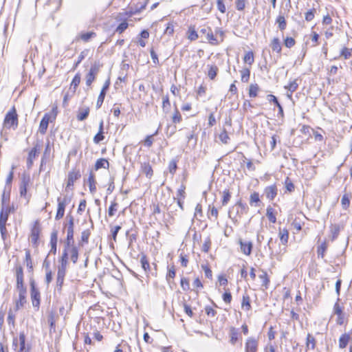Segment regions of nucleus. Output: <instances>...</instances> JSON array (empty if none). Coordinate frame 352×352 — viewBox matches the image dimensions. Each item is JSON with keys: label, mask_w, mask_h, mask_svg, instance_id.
Returning a JSON list of instances; mask_svg holds the SVG:
<instances>
[{"label": "nucleus", "mask_w": 352, "mask_h": 352, "mask_svg": "<svg viewBox=\"0 0 352 352\" xmlns=\"http://www.w3.org/2000/svg\"><path fill=\"white\" fill-rule=\"evenodd\" d=\"M18 126V115L16 111L13 107L6 115L3 120V128L14 129Z\"/></svg>", "instance_id": "f257e3e1"}, {"label": "nucleus", "mask_w": 352, "mask_h": 352, "mask_svg": "<svg viewBox=\"0 0 352 352\" xmlns=\"http://www.w3.org/2000/svg\"><path fill=\"white\" fill-rule=\"evenodd\" d=\"M72 201V195H65L63 198L58 197V208L56 214V219L58 220L63 217L65 214V209L67 205H68Z\"/></svg>", "instance_id": "f03ea898"}, {"label": "nucleus", "mask_w": 352, "mask_h": 352, "mask_svg": "<svg viewBox=\"0 0 352 352\" xmlns=\"http://www.w3.org/2000/svg\"><path fill=\"white\" fill-rule=\"evenodd\" d=\"M30 293L33 307L38 308L40 305V292L36 288L33 280L30 281Z\"/></svg>", "instance_id": "7ed1b4c3"}, {"label": "nucleus", "mask_w": 352, "mask_h": 352, "mask_svg": "<svg viewBox=\"0 0 352 352\" xmlns=\"http://www.w3.org/2000/svg\"><path fill=\"white\" fill-rule=\"evenodd\" d=\"M16 288L19 293H26V288L23 285V271L21 266L16 269Z\"/></svg>", "instance_id": "20e7f679"}, {"label": "nucleus", "mask_w": 352, "mask_h": 352, "mask_svg": "<svg viewBox=\"0 0 352 352\" xmlns=\"http://www.w3.org/2000/svg\"><path fill=\"white\" fill-rule=\"evenodd\" d=\"M258 345V340L253 337H250L246 340L245 344V352H257Z\"/></svg>", "instance_id": "39448f33"}, {"label": "nucleus", "mask_w": 352, "mask_h": 352, "mask_svg": "<svg viewBox=\"0 0 352 352\" xmlns=\"http://www.w3.org/2000/svg\"><path fill=\"white\" fill-rule=\"evenodd\" d=\"M14 212V206H1V211H0V223H6L9 214L11 212Z\"/></svg>", "instance_id": "423d86ee"}, {"label": "nucleus", "mask_w": 352, "mask_h": 352, "mask_svg": "<svg viewBox=\"0 0 352 352\" xmlns=\"http://www.w3.org/2000/svg\"><path fill=\"white\" fill-rule=\"evenodd\" d=\"M40 232H41V230H40L39 224H38V221H35L34 226L32 228L31 236H30V239H31L32 243L36 246L37 245Z\"/></svg>", "instance_id": "0eeeda50"}, {"label": "nucleus", "mask_w": 352, "mask_h": 352, "mask_svg": "<svg viewBox=\"0 0 352 352\" xmlns=\"http://www.w3.org/2000/svg\"><path fill=\"white\" fill-rule=\"evenodd\" d=\"M81 174L79 170H72L68 173L67 182L65 190L73 186L75 181L80 178Z\"/></svg>", "instance_id": "6e6552de"}, {"label": "nucleus", "mask_w": 352, "mask_h": 352, "mask_svg": "<svg viewBox=\"0 0 352 352\" xmlns=\"http://www.w3.org/2000/svg\"><path fill=\"white\" fill-rule=\"evenodd\" d=\"M241 251L246 256H250L252 253L253 244L251 241L239 240Z\"/></svg>", "instance_id": "1a4fd4ad"}, {"label": "nucleus", "mask_w": 352, "mask_h": 352, "mask_svg": "<svg viewBox=\"0 0 352 352\" xmlns=\"http://www.w3.org/2000/svg\"><path fill=\"white\" fill-rule=\"evenodd\" d=\"M50 121V116L48 113H45L41 119L39 124L38 130L41 134H45L46 133Z\"/></svg>", "instance_id": "9d476101"}, {"label": "nucleus", "mask_w": 352, "mask_h": 352, "mask_svg": "<svg viewBox=\"0 0 352 352\" xmlns=\"http://www.w3.org/2000/svg\"><path fill=\"white\" fill-rule=\"evenodd\" d=\"M277 188L276 185H271L265 188L264 193L266 197L270 200H273L277 195Z\"/></svg>", "instance_id": "9b49d317"}, {"label": "nucleus", "mask_w": 352, "mask_h": 352, "mask_svg": "<svg viewBox=\"0 0 352 352\" xmlns=\"http://www.w3.org/2000/svg\"><path fill=\"white\" fill-rule=\"evenodd\" d=\"M10 191L9 186L4 188L1 195V206H10Z\"/></svg>", "instance_id": "f8f14e48"}, {"label": "nucleus", "mask_w": 352, "mask_h": 352, "mask_svg": "<svg viewBox=\"0 0 352 352\" xmlns=\"http://www.w3.org/2000/svg\"><path fill=\"white\" fill-rule=\"evenodd\" d=\"M87 182L89 184L90 192L92 194L95 193L96 191V182L95 180V175L92 171H90L89 174Z\"/></svg>", "instance_id": "ddd939ff"}, {"label": "nucleus", "mask_w": 352, "mask_h": 352, "mask_svg": "<svg viewBox=\"0 0 352 352\" xmlns=\"http://www.w3.org/2000/svg\"><path fill=\"white\" fill-rule=\"evenodd\" d=\"M351 337L349 333H344L341 335L339 338V347L340 349H344L349 344Z\"/></svg>", "instance_id": "4468645a"}, {"label": "nucleus", "mask_w": 352, "mask_h": 352, "mask_svg": "<svg viewBox=\"0 0 352 352\" xmlns=\"http://www.w3.org/2000/svg\"><path fill=\"white\" fill-rule=\"evenodd\" d=\"M343 228V226L339 224H331L330 226V231L331 234V241L336 239L339 235L340 230Z\"/></svg>", "instance_id": "2eb2a0df"}, {"label": "nucleus", "mask_w": 352, "mask_h": 352, "mask_svg": "<svg viewBox=\"0 0 352 352\" xmlns=\"http://www.w3.org/2000/svg\"><path fill=\"white\" fill-rule=\"evenodd\" d=\"M109 167V163L105 158H100L97 160L94 165L95 170H98L100 168L108 169Z\"/></svg>", "instance_id": "dca6fc26"}, {"label": "nucleus", "mask_w": 352, "mask_h": 352, "mask_svg": "<svg viewBox=\"0 0 352 352\" xmlns=\"http://www.w3.org/2000/svg\"><path fill=\"white\" fill-rule=\"evenodd\" d=\"M89 114V108L88 107L79 108L78 114L76 116L78 121H83L88 117Z\"/></svg>", "instance_id": "f3484780"}, {"label": "nucleus", "mask_w": 352, "mask_h": 352, "mask_svg": "<svg viewBox=\"0 0 352 352\" xmlns=\"http://www.w3.org/2000/svg\"><path fill=\"white\" fill-rule=\"evenodd\" d=\"M270 47L274 52H276L278 54L280 53L282 47L280 40L278 38H274L272 40Z\"/></svg>", "instance_id": "a211bd4d"}, {"label": "nucleus", "mask_w": 352, "mask_h": 352, "mask_svg": "<svg viewBox=\"0 0 352 352\" xmlns=\"http://www.w3.org/2000/svg\"><path fill=\"white\" fill-rule=\"evenodd\" d=\"M69 253L71 254V260L73 263H76L78 259V248L73 245L70 246Z\"/></svg>", "instance_id": "6ab92c4d"}, {"label": "nucleus", "mask_w": 352, "mask_h": 352, "mask_svg": "<svg viewBox=\"0 0 352 352\" xmlns=\"http://www.w3.org/2000/svg\"><path fill=\"white\" fill-rule=\"evenodd\" d=\"M267 100L270 102L274 103V106H276L278 108V113L280 114H281V115L283 114V109L282 106L280 105V104L279 103V102L278 101L277 98L275 96H274L272 94H269L267 96Z\"/></svg>", "instance_id": "aec40b11"}, {"label": "nucleus", "mask_w": 352, "mask_h": 352, "mask_svg": "<svg viewBox=\"0 0 352 352\" xmlns=\"http://www.w3.org/2000/svg\"><path fill=\"white\" fill-rule=\"evenodd\" d=\"M26 293H19V299L16 301V310H19L23 307L26 302Z\"/></svg>", "instance_id": "412c9836"}, {"label": "nucleus", "mask_w": 352, "mask_h": 352, "mask_svg": "<svg viewBox=\"0 0 352 352\" xmlns=\"http://www.w3.org/2000/svg\"><path fill=\"white\" fill-rule=\"evenodd\" d=\"M241 307L246 311H249L251 309L250 298L247 294L243 295Z\"/></svg>", "instance_id": "4be33fe9"}, {"label": "nucleus", "mask_w": 352, "mask_h": 352, "mask_svg": "<svg viewBox=\"0 0 352 352\" xmlns=\"http://www.w3.org/2000/svg\"><path fill=\"white\" fill-rule=\"evenodd\" d=\"M67 247H70L74 245V229L67 228V239L65 243Z\"/></svg>", "instance_id": "5701e85b"}, {"label": "nucleus", "mask_w": 352, "mask_h": 352, "mask_svg": "<svg viewBox=\"0 0 352 352\" xmlns=\"http://www.w3.org/2000/svg\"><path fill=\"white\" fill-rule=\"evenodd\" d=\"M351 195L348 193H344L341 199V205L342 208L346 210L350 206V199Z\"/></svg>", "instance_id": "b1692460"}, {"label": "nucleus", "mask_w": 352, "mask_h": 352, "mask_svg": "<svg viewBox=\"0 0 352 352\" xmlns=\"http://www.w3.org/2000/svg\"><path fill=\"white\" fill-rule=\"evenodd\" d=\"M280 239L283 245L287 244L289 239L288 230L285 228L279 230Z\"/></svg>", "instance_id": "393cba45"}, {"label": "nucleus", "mask_w": 352, "mask_h": 352, "mask_svg": "<svg viewBox=\"0 0 352 352\" xmlns=\"http://www.w3.org/2000/svg\"><path fill=\"white\" fill-rule=\"evenodd\" d=\"M80 79H81L80 74L79 73H77L74 76V77L71 82V85H70V88L73 89V94L75 93L76 88L79 85V84L80 82Z\"/></svg>", "instance_id": "a878e982"}, {"label": "nucleus", "mask_w": 352, "mask_h": 352, "mask_svg": "<svg viewBox=\"0 0 352 352\" xmlns=\"http://www.w3.org/2000/svg\"><path fill=\"white\" fill-rule=\"evenodd\" d=\"M19 344L20 347L18 352H25L28 348L25 347V335L24 332L19 333Z\"/></svg>", "instance_id": "bb28decb"}, {"label": "nucleus", "mask_w": 352, "mask_h": 352, "mask_svg": "<svg viewBox=\"0 0 352 352\" xmlns=\"http://www.w3.org/2000/svg\"><path fill=\"white\" fill-rule=\"evenodd\" d=\"M162 109L165 113H167L170 109V102L168 95L163 96Z\"/></svg>", "instance_id": "cd10ccee"}, {"label": "nucleus", "mask_w": 352, "mask_h": 352, "mask_svg": "<svg viewBox=\"0 0 352 352\" xmlns=\"http://www.w3.org/2000/svg\"><path fill=\"white\" fill-rule=\"evenodd\" d=\"M316 346V340L311 334L308 333L307 336L306 347L307 349H314Z\"/></svg>", "instance_id": "c85d7f7f"}, {"label": "nucleus", "mask_w": 352, "mask_h": 352, "mask_svg": "<svg viewBox=\"0 0 352 352\" xmlns=\"http://www.w3.org/2000/svg\"><path fill=\"white\" fill-rule=\"evenodd\" d=\"M327 249V242L324 241L323 243H321L320 245H319L318 247V250H317L318 256L322 258H324V252H326Z\"/></svg>", "instance_id": "c756f323"}, {"label": "nucleus", "mask_w": 352, "mask_h": 352, "mask_svg": "<svg viewBox=\"0 0 352 352\" xmlns=\"http://www.w3.org/2000/svg\"><path fill=\"white\" fill-rule=\"evenodd\" d=\"M266 216L267 217L269 221L273 223H276V217L275 214H274V209L269 206L267 208L266 210Z\"/></svg>", "instance_id": "7c9ffc66"}, {"label": "nucleus", "mask_w": 352, "mask_h": 352, "mask_svg": "<svg viewBox=\"0 0 352 352\" xmlns=\"http://www.w3.org/2000/svg\"><path fill=\"white\" fill-rule=\"evenodd\" d=\"M28 185V181L23 178L20 184V195L21 197H25L27 194V186Z\"/></svg>", "instance_id": "2f4dec72"}, {"label": "nucleus", "mask_w": 352, "mask_h": 352, "mask_svg": "<svg viewBox=\"0 0 352 352\" xmlns=\"http://www.w3.org/2000/svg\"><path fill=\"white\" fill-rule=\"evenodd\" d=\"M236 206H239L240 208V211L237 210V214H246L248 212V206L246 204L242 203L241 201H239L235 204Z\"/></svg>", "instance_id": "473e14b6"}, {"label": "nucleus", "mask_w": 352, "mask_h": 352, "mask_svg": "<svg viewBox=\"0 0 352 352\" xmlns=\"http://www.w3.org/2000/svg\"><path fill=\"white\" fill-rule=\"evenodd\" d=\"M140 263L142 265V267L144 269L145 272H147L150 270L149 263L147 260L146 256L144 254H142L140 258Z\"/></svg>", "instance_id": "72a5a7b5"}, {"label": "nucleus", "mask_w": 352, "mask_h": 352, "mask_svg": "<svg viewBox=\"0 0 352 352\" xmlns=\"http://www.w3.org/2000/svg\"><path fill=\"white\" fill-rule=\"evenodd\" d=\"M198 34L194 27L190 26L188 30V38L190 41H195L198 38Z\"/></svg>", "instance_id": "f704fd0d"}, {"label": "nucleus", "mask_w": 352, "mask_h": 352, "mask_svg": "<svg viewBox=\"0 0 352 352\" xmlns=\"http://www.w3.org/2000/svg\"><path fill=\"white\" fill-rule=\"evenodd\" d=\"M259 89L257 84H251L249 89V96L251 98H255L257 96Z\"/></svg>", "instance_id": "c9c22d12"}, {"label": "nucleus", "mask_w": 352, "mask_h": 352, "mask_svg": "<svg viewBox=\"0 0 352 352\" xmlns=\"http://www.w3.org/2000/svg\"><path fill=\"white\" fill-rule=\"evenodd\" d=\"M298 87V84L297 83V80H294L287 85L285 86V89L289 90L291 93L294 92Z\"/></svg>", "instance_id": "e433bc0d"}, {"label": "nucleus", "mask_w": 352, "mask_h": 352, "mask_svg": "<svg viewBox=\"0 0 352 352\" xmlns=\"http://www.w3.org/2000/svg\"><path fill=\"white\" fill-rule=\"evenodd\" d=\"M230 335V343L232 344H235V343L238 340L237 330L234 327L231 328Z\"/></svg>", "instance_id": "4c0bfd02"}, {"label": "nucleus", "mask_w": 352, "mask_h": 352, "mask_svg": "<svg viewBox=\"0 0 352 352\" xmlns=\"http://www.w3.org/2000/svg\"><path fill=\"white\" fill-rule=\"evenodd\" d=\"M276 23L278 24V28L280 30H284L286 28L287 23L285 19L283 16L279 15L276 19Z\"/></svg>", "instance_id": "58836bf2"}, {"label": "nucleus", "mask_w": 352, "mask_h": 352, "mask_svg": "<svg viewBox=\"0 0 352 352\" xmlns=\"http://www.w3.org/2000/svg\"><path fill=\"white\" fill-rule=\"evenodd\" d=\"M39 150H40V146L38 144L35 145L31 149V151L29 152L28 157L30 158L32 160H34L36 158V157L38 155V154L39 153Z\"/></svg>", "instance_id": "ea45409f"}, {"label": "nucleus", "mask_w": 352, "mask_h": 352, "mask_svg": "<svg viewBox=\"0 0 352 352\" xmlns=\"http://www.w3.org/2000/svg\"><path fill=\"white\" fill-rule=\"evenodd\" d=\"M67 264L68 262H59L57 274L65 276L67 272Z\"/></svg>", "instance_id": "a19ab883"}, {"label": "nucleus", "mask_w": 352, "mask_h": 352, "mask_svg": "<svg viewBox=\"0 0 352 352\" xmlns=\"http://www.w3.org/2000/svg\"><path fill=\"white\" fill-rule=\"evenodd\" d=\"M65 275L58 274L56 276V289L59 292L61 291L64 280H65Z\"/></svg>", "instance_id": "79ce46f5"}, {"label": "nucleus", "mask_w": 352, "mask_h": 352, "mask_svg": "<svg viewBox=\"0 0 352 352\" xmlns=\"http://www.w3.org/2000/svg\"><path fill=\"white\" fill-rule=\"evenodd\" d=\"M243 60L250 65H252L254 61L253 52L252 51L247 52L244 56Z\"/></svg>", "instance_id": "37998d69"}, {"label": "nucleus", "mask_w": 352, "mask_h": 352, "mask_svg": "<svg viewBox=\"0 0 352 352\" xmlns=\"http://www.w3.org/2000/svg\"><path fill=\"white\" fill-rule=\"evenodd\" d=\"M218 72V68L215 65L209 66V70L208 72V76L211 79L213 80L217 76Z\"/></svg>", "instance_id": "c03bdc74"}, {"label": "nucleus", "mask_w": 352, "mask_h": 352, "mask_svg": "<svg viewBox=\"0 0 352 352\" xmlns=\"http://www.w3.org/2000/svg\"><path fill=\"white\" fill-rule=\"evenodd\" d=\"M219 138L223 144H227L228 143L230 137L226 129H223V131L219 134Z\"/></svg>", "instance_id": "a18cd8bd"}, {"label": "nucleus", "mask_w": 352, "mask_h": 352, "mask_svg": "<svg viewBox=\"0 0 352 352\" xmlns=\"http://www.w3.org/2000/svg\"><path fill=\"white\" fill-rule=\"evenodd\" d=\"M241 81L243 82H248L250 76V71L249 69L245 68L241 71Z\"/></svg>", "instance_id": "49530a36"}, {"label": "nucleus", "mask_w": 352, "mask_h": 352, "mask_svg": "<svg viewBox=\"0 0 352 352\" xmlns=\"http://www.w3.org/2000/svg\"><path fill=\"white\" fill-rule=\"evenodd\" d=\"M259 278L262 281V285L265 288H267L268 284L270 283V279L268 278V275L266 272H263L261 274L259 275Z\"/></svg>", "instance_id": "de8ad7c7"}, {"label": "nucleus", "mask_w": 352, "mask_h": 352, "mask_svg": "<svg viewBox=\"0 0 352 352\" xmlns=\"http://www.w3.org/2000/svg\"><path fill=\"white\" fill-rule=\"evenodd\" d=\"M142 171L149 178L153 175V169L149 164H144L142 166Z\"/></svg>", "instance_id": "09e8293b"}, {"label": "nucleus", "mask_w": 352, "mask_h": 352, "mask_svg": "<svg viewBox=\"0 0 352 352\" xmlns=\"http://www.w3.org/2000/svg\"><path fill=\"white\" fill-rule=\"evenodd\" d=\"M260 201L259 195L256 192H254L251 194L250 198V204L251 206H253L255 204V206H256V204H258Z\"/></svg>", "instance_id": "8fccbe9b"}, {"label": "nucleus", "mask_w": 352, "mask_h": 352, "mask_svg": "<svg viewBox=\"0 0 352 352\" xmlns=\"http://www.w3.org/2000/svg\"><path fill=\"white\" fill-rule=\"evenodd\" d=\"M69 248H70V247H67V245H65L62 256H61L60 258L59 259V262H68V255H69Z\"/></svg>", "instance_id": "3c124183"}, {"label": "nucleus", "mask_w": 352, "mask_h": 352, "mask_svg": "<svg viewBox=\"0 0 352 352\" xmlns=\"http://www.w3.org/2000/svg\"><path fill=\"white\" fill-rule=\"evenodd\" d=\"M118 204L116 203L115 201L111 202V204L109 208V210H108L109 216L112 217L115 214V212L118 210Z\"/></svg>", "instance_id": "603ef678"}, {"label": "nucleus", "mask_w": 352, "mask_h": 352, "mask_svg": "<svg viewBox=\"0 0 352 352\" xmlns=\"http://www.w3.org/2000/svg\"><path fill=\"white\" fill-rule=\"evenodd\" d=\"M340 298H338L337 301L333 306V314L336 315H340L343 314V307L339 305Z\"/></svg>", "instance_id": "864d4df0"}, {"label": "nucleus", "mask_w": 352, "mask_h": 352, "mask_svg": "<svg viewBox=\"0 0 352 352\" xmlns=\"http://www.w3.org/2000/svg\"><path fill=\"white\" fill-rule=\"evenodd\" d=\"M87 53H88L87 50H84L80 52V54H79V56L78 57L77 61L74 63V65L73 67L74 69H75L78 66V65L81 63V61L87 56Z\"/></svg>", "instance_id": "5fc2aeb1"}, {"label": "nucleus", "mask_w": 352, "mask_h": 352, "mask_svg": "<svg viewBox=\"0 0 352 352\" xmlns=\"http://www.w3.org/2000/svg\"><path fill=\"white\" fill-rule=\"evenodd\" d=\"M177 168V161H176L175 160H172L169 162V164H168V170H169V173H170L172 175H174V174H175V172H176Z\"/></svg>", "instance_id": "6e6d98bb"}, {"label": "nucleus", "mask_w": 352, "mask_h": 352, "mask_svg": "<svg viewBox=\"0 0 352 352\" xmlns=\"http://www.w3.org/2000/svg\"><path fill=\"white\" fill-rule=\"evenodd\" d=\"M96 36V33L94 32H88L83 33L80 35V38L85 42H87L90 38Z\"/></svg>", "instance_id": "4d7b16f0"}, {"label": "nucleus", "mask_w": 352, "mask_h": 352, "mask_svg": "<svg viewBox=\"0 0 352 352\" xmlns=\"http://www.w3.org/2000/svg\"><path fill=\"white\" fill-rule=\"evenodd\" d=\"M231 197V195L228 190H225L223 191V199H222V205L226 206L228 201H230Z\"/></svg>", "instance_id": "13d9d810"}, {"label": "nucleus", "mask_w": 352, "mask_h": 352, "mask_svg": "<svg viewBox=\"0 0 352 352\" xmlns=\"http://www.w3.org/2000/svg\"><path fill=\"white\" fill-rule=\"evenodd\" d=\"M129 26L128 23L124 20L116 28V32L122 34Z\"/></svg>", "instance_id": "bf43d9fd"}, {"label": "nucleus", "mask_w": 352, "mask_h": 352, "mask_svg": "<svg viewBox=\"0 0 352 352\" xmlns=\"http://www.w3.org/2000/svg\"><path fill=\"white\" fill-rule=\"evenodd\" d=\"M105 95H106V93H104L103 91H100V93L98 97L97 102H96V108L97 109L100 108V107L102 106V104L104 102Z\"/></svg>", "instance_id": "052dcab7"}, {"label": "nucleus", "mask_w": 352, "mask_h": 352, "mask_svg": "<svg viewBox=\"0 0 352 352\" xmlns=\"http://www.w3.org/2000/svg\"><path fill=\"white\" fill-rule=\"evenodd\" d=\"M295 43L296 41L294 38H293L292 37H287L284 40V45L288 48L292 47L295 45Z\"/></svg>", "instance_id": "680f3d73"}, {"label": "nucleus", "mask_w": 352, "mask_h": 352, "mask_svg": "<svg viewBox=\"0 0 352 352\" xmlns=\"http://www.w3.org/2000/svg\"><path fill=\"white\" fill-rule=\"evenodd\" d=\"M235 4L236 8L239 11H242L245 7L246 1L245 0H236Z\"/></svg>", "instance_id": "e2e57ef3"}, {"label": "nucleus", "mask_w": 352, "mask_h": 352, "mask_svg": "<svg viewBox=\"0 0 352 352\" xmlns=\"http://www.w3.org/2000/svg\"><path fill=\"white\" fill-rule=\"evenodd\" d=\"M181 120H182L181 114H180L179 111L176 109L175 113L173 114V116L172 117V121L173 123L176 124V123L180 122Z\"/></svg>", "instance_id": "0e129e2a"}, {"label": "nucleus", "mask_w": 352, "mask_h": 352, "mask_svg": "<svg viewBox=\"0 0 352 352\" xmlns=\"http://www.w3.org/2000/svg\"><path fill=\"white\" fill-rule=\"evenodd\" d=\"M90 236V231L89 230H85L81 233V241L85 243H88L89 238Z\"/></svg>", "instance_id": "69168bd1"}, {"label": "nucleus", "mask_w": 352, "mask_h": 352, "mask_svg": "<svg viewBox=\"0 0 352 352\" xmlns=\"http://www.w3.org/2000/svg\"><path fill=\"white\" fill-rule=\"evenodd\" d=\"M0 232L1 234V237L3 240L7 237V229H6V223H0Z\"/></svg>", "instance_id": "338daca9"}, {"label": "nucleus", "mask_w": 352, "mask_h": 352, "mask_svg": "<svg viewBox=\"0 0 352 352\" xmlns=\"http://www.w3.org/2000/svg\"><path fill=\"white\" fill-rule=\"evenodd\" d=\"M351 50L350 49L347 48V47H344L342 51H341V56H344V58L345 59H348L351 57Z\"/></svg>", "instance_id": "774afa93"}]
</instances>
